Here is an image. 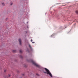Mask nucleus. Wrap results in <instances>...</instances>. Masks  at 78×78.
Returning <instances> with one entry per match:
<instances>
[{
  "mask_svg": "<svg viewBox=\"0 0 78 78\" xmlns=\"http://www.w3.org/2000/svg\"><path fill=\"white\" fill-rule=\"evenodd\" d=\"M44 69L46 72V73L47 75H49L50 76L52 77V75L51 74V73L50 72V71L46 68H45Z\"/></svg>",
  "mask_w": 78,
  "mask_h": 78,
  "instance_id": "1",
  "label": "nucleus"
},
{
  "mask_svg": "<svg viewBox=\"0 0 78 78\" xmlns=\"http://www.w3.org/2000/svg\"><path fill=\"white\" fill-rule=\"evenodd\" d=\"M32 62L36 67H38V68H41V66H40V65L37 64V63H36V62H34V61H32Z\"/></svg>",
  "mask_w": 78,
  "mask_h": 78,
  "instance_id": "2",
  "label": "nucleus"
},
{
  "mask_svg": "<svg viewBox=\"0 0 78 78\" xmlns=\"http://www.w3.org/2000/svg\"><path fill=\"white\" fill-rule=\"evenodd\" d=\"M19 41L20 43V45H21L22 44V43H21V39L20 38L19 40Z\"/></svg>",
  "mask_w": 78,
  "mask_h": 78,
  "instance_id": "3",
  "label": "nucleus"
},
{
  "mask_svg": "<svg viewBox=\"0 0 78 78\" xmlns=\"http://www.w3.org/2000/svg\"><path fill=\"white\" fill-rule=\"evenodd\" d=\"M12 52H13V53H16V50H13L12 51Z\"/></svg>",
  "mask_w": 78,
  "mask_h": 78,
  "instance_id": "4",
  "label": "nucleus"
},
{
  "mask_svg": "<svg viewBox=\"0 0 78 78\" xmlns=\"http://www.w3.org/2000/svg\"><path fill=\"white\" fill-rule=\"evenodd\" d=\"M29 47H30V48L31 49V46L30 44H29Z\"/></svg>",
  "mask_w": 78,
  "mask_h": 78,
  "instance_id": "5",
  "label": "nucleus"
},
{
  "mask_svg": "<svg viewBox=\"0 0 78 78\" xmlns=\"http://www.w3.org/2000/svg\"><path fill=\"white\" fill-rule=\"evenodd\" d=\"M20 53H22V50H20Z\"/></svg>",
  "mask_w": 78,
  "mask_h": 78,
  "instance_id": "6",
  "label": "nucleus"
},
{
  "mask_svg": "<svg viewBox=\"0 0 78 78\" xmlns=\"http://www.w3.org/2000/svg\"><path fill=\"white\" fill-rule=\"evenodd\" d=\"M76 14H78V11H76Z\"/></svg>",
  "mask_w": 78,
  "mask_h": 78,
  "instance_id": "7",
  "label": "nucleus"
},
{
  "mask_svg": "<svg viewBox=\"0 0 78 78\" xmlns=\"http://www.w3.org/2000/svg\"><path fill=\"white\" fill-rule=\"evenodd\" d=\"M2 5L3 6H4L5 5V4L4 3H2Z\"/></svg>",
  "mask_w": 78,
  "mask_h": 78,
  "instance_id": "8",
  "label": "nucleus"
},
{
  "mask_svg": "<svg viewBox=\"0 0 78 78\" xmlns=\"http://www.w3.org/2000/svg\"><path fill=\"white\" fill-rule=\"evenodd\" d=\"M4 72H6V70H5L4 71Z\"/></svg>",
  "mask_w": 78,
  "mask_h": 78,
  "instance_id": "9",
  "label": "nucleus"
},
{
  "mask_svg": "<svg viewBox=\"0 0 78 78\" xmlns=\"http://www.w3.org/2000/svg\"><path fill=\"white\" fill-rule=\"evenodd\" d=\"M44 72V73H47V72Z\"/></svg>",
  "mask_w": 78,
  "mask_h": 78,
  "instance_id": "10",
  "label": "nucleus"
},
{
  "mask_svg": "<svg viewBox=\"0 0 78 78\" xmlns=\"http://www.w3.org/2000/svg\"><path fill=\"white\" fill-rule=\"evenodd\" d=\"M31 42H33V40L31 39L30 41Z\"/></svg>",
  "mask_w": 78,
  "mask_h": 78,
  "instance_id": "11",
  "label": "nucleus"
},
{
  "mask_svg": "<svg viewBox=\"0 0 78 78\" xmlns=\"http://www.w3.org/2000/svg\"><path fill=\"white\" fill-rule=\"evenodd\" d=\"M37 75V76H38L39 75V74H36Z\"/></svg>",
  "mask_w": 78,
  "mask_h": 78,
  "instance_id": "12",
  "label": "nucleus"
},
{
  "mask_svg": "<svg viewBox=\"0 0 78 78\" xmlns=\"http://www.w3.org/2000/svg\"><path fill=\"white\" fill-rule=\"evenodd\" d=\"M12 5V3H11V5Z\"/></svg>",
  "mask_w": 78,
  "mask_h": 78,
  "instance_id": "13",
  "label": "nucleus"
},
{
  "mask_svg": "<svg viewBox=\"0 0 78 78\" xmlns=\"http://www.w3.org/2000/svg\"><path fill=\"white\" fill-rule=\"evenodd\" d=\"M32 43H33V44H34V42H32Z\"/></svg>",
  "mask_w": 78,
  "mask_h": 78,
  "instance_id": "14",
  "label": "nucleus"
},
{
  "mask_svg": "<svg viewBox=\"0 0 78 78\" xmlns=\"http://www.w3.org/2000/svg\"><path fill=\"white\" fill-rule=\"evenodd\" d=\"M21 58H22V56H21Z\"/></svg>",
  "mask_w": 78,
  "mask_h": 78,
  "instance_id": "15",
  "label": "nucleus"
},
{
  "mask_svg": "<svg viewBox=\"0 0 78 78\" xmlns=\"http://www.w3.org/2000/svg\"><path fill=\"white\" fill-rule=\"evenodd\" d=\"M10 76V75H9L8 76L9 77V76Z\"/></svg>",
  "mask_w": 78,
  "mask_h": 78,
  "instance_id": "16",
  "label": "nucleus"
},
{
  "mask_svg": "<svg viewBox=\"0 0 78 78\" xmlns=\"http://www.w3.org/2000/svg\"><path fill=\"white\" fill-rule=\"evenodd\" d=\"M26 33H27V32L26 31Z\"/></svg>",
  "mask_w": 78,
  "mask_h": 78,
  "instance_id": "17",
  "label": "nucleus"
},
{
  "mask_svg": "<svg viewBox=\"0 0 78 78\" xmlns=\"http://www.w3.org/2000/svg\"><path fill=\"white\" fill-rule=\"evenodd\" d=\"M27 28H28V26H27Z\"/></svg>",
  "mask_w": 78,
  "mask_h": 78,
  "instance_id": "18",
  "label": "nucleus"
},
{
  "mask_svg": "<svg viewBox=\"0 0 78 78\" xmlns=\"http://www.w3.org/2000/svg\"><path fill=\"white\" fill-rule=\"evenodd\" d=\"M53 36V35L52 36Z\"/></svg>",
  "mask_w": 78,
  "mask_h": 78,
  "instance_id": "19",
  "label": "nucleus"
}]
</instances>
